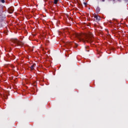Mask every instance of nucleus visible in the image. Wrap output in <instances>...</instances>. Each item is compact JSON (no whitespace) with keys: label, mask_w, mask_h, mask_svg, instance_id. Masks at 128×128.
<instances>
[{"label":"nucleus","mask_w":128,"mask_h":128,"mask_svg":"<svg viewBox=\"0 0 128 128\" xmlns=\"http://www.w3.org/2000/svg\"><path fill=\"white\" fill-rule=\"evenodd\" d=\"M73 34L75 38H77L79 40L80 42H86L90 44H92L94 42V34L92 32H89L88 34H82L74 32Z\"/></svg>","instance_id":"f257e3e1"},{"label":"nucleus","mask_w":128,"mask_h":128,"mask_svg":"<svg viewBox=\"0 0 128 128\" xmlns=\"http://www.w3.org/2000/svg\"><path fill=\"white\" fill-rule=\"evenodd\" d=\"M12 42L19 46H24V43L18 40V39H13L12 40Z\"/></svg>","instance_id":"f03ea898"},{"label":"nucleus","mask_w":128,"mask_h":128,"mask_svg":"<svg viewBox=\"0 0 128 128\" xmlns=\"http://www.w3.org/2000/svg\"><path fill=\"white\" fill-rule=\"evenodd\" d=\"M94 16L95 18L94 20H96V22H100V17L98 15L94 14Z\"/></svg>","instance_id":"7ed1b4c3"},{"label":"nucleus","mask_w":128,"mask_h":128,"mask_svg":"<svg viewBox=\"0 0 128 128\" xmlns=\"http://www.w3.org/2000/svg\"><path fill=\"white\" fill-rule=\"evenodd\" d=\"M36 66V64H33L30 67V70H34V66Z\"/></svg>","instance_id":"20e7f679"},{"label":"nucleus","mask_w":128,"mask_h":128,"mask_svg":"<svg viewBox=\"0 0 128 128\" xmlns=\"http://www.w3.org/2000/svg\"><path fill=\"white\" fill-rule=\"evenodd\" d=\"M100 7L98 6L96 8V12L97 13H98L100 12Z\"/></svg>","instance_id":"39448f33"},{"label":"nucleus","mask_w":128,"mask_h":128,"mask_svg":"<svg viewBox=\"0 0 128 128\" xmlns=\"http://www.w3.org/2000/svg\"><path fill=\"white\" fill-rule=\"evenodd\" d=\"M58 0H54V4H58Z\"/></svg>","instance_id":"423d86ee"},{"label":"nucleus","mask_w":128,"mask_h":128,"mask_svg":"<svg viewBox=\"0 0 128 128\" xmlns=\"http://www.w3.org/2000/svg\"><path fill=\"white\" fill-rule=\"evenodd\" d=\"M1 2H2V4H4V2H5L4 0H1Z\"/></svg>","instance_id":"0eeeda50"},{"label":"nucleus","mask_w":128,"mask_h":128,"mask_svg":"<svg viewBox=\"0 0 128 128\" xmlns=\"http://www.w3.org/2000/svg\"><path fill=\"white\" fill-rule=\"evenodd\" d=\"M84 6H86V3L85 2H84Z\"/></svg>","instance_id":"6e6552de"},{"label":"nucleus","mask_w":128,"mask_h":128,"mask_svg":"<svg viewBox=\"0 0 128 128\" xmlns=\"http://www.w3.org/2000/svg\"><path fill=\"white\" fill-rule=\"evenodd\" d=\"M75 45L76 46V48H78V44H75Z\"/></svg>","instance_id":"1a4fd4ad"},{"label":"nucleus","mask_w":128,"mask_h":128,"mask_svg":"<svg viewBox=\"0 0 128 128\" xmlns=\"http://www.w3.org/2000/svg\"><path fill=\"white\" fill-rule=\"evenodd\" d=\"M87 52H90V50H87Z\"/></svg>","instance_id":"9d476101"},{"label":"nucleus","mask_w":128,"mask_h":128,"mask_svg":"<svg viewBox=\"0 0 128 128\" xmlns=\"http://www.w3.org/2000/svg\"><path fill=\"white\" fill-rule=\"evenodd\" d=\"M84 2V0H83Z\"/></svg>","instance_id":"9b49d317"}]
</instances>
